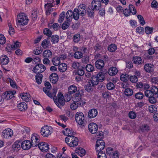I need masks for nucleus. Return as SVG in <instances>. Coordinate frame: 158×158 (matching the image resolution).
Listing matches in <instances>:
<instances>
[{"instance_id": "nucleus-1", "label": "nucleus", "mask_w": 158, "mask_h": 158, "mask_svg": "<svg viewBox=\"0 0 158 158\" xmlns=\"http://www.w3.org/2000/svg\"><path fill=\"white\" fill-rule=\"evenodd\" d=\"M86 6L84 4H81L78 8H75L73 11L71 10H68L66 13V19L71 20L73 18L74 20H78L81 17L84 16L86 13Z\"/></svg>"}, {"instance_id": "nucleus-2", "label": "nucleus", "mask_w": 158, "mask_h": 158, "mask_svg": "<svg viewBox=\"0 0 158 158\" xmlns=\"http://www.w3.org/2000/svg\"><path fill=\"white\" fill-rule=\"evenodd\" d=\"M78 141V139L74 135L71 136H67L65 139L66 143L70 147H74L77 146Z\"/></svg>"}, {"instance_id": "nucleus-3", "label": "nucleus", "mask_w": 158, "mask_h": 158, "mask_svg": "<svg viewBox=\"0 0 158 158\" xmlns=\"http://www.w3.org/2000/svg\"><path fill=\"white\" fill-rule=\"evenodd\" d=\"M52 133V130L51 127L47 126H44L43 127L40 131V133L43 137H48Z\"/></svg>"}, {"instance_id": "nucleus-4", "label": "nucleus", "mask_w": 158, "mask_h": 158, "mask_svg": "<svg viewBox=\"0 0 158 158\" xmlns=\"http://www.w3.org/2000/svg\"><path fill=\"white\" fill-rule=\"evenodd\" d=\"M75 119L77 123L80 125H82L84 123L85 117L83 114L82 112H77L76 114Z\"/></svg>"}, {"instance_id": "nucleus-5", "label": "nucleus", "mask_w": 158, "mask_h": 158, "mask_svg": "<svg viewBox=\"0 0 158 158\" xmlns=\"http://www.w3.org/2000/svg\"><path fill=\"white\" fill-rule=\"evenodd\" d=\"M105 147V143L101 139H98L96 143V150L98 152H102V151L104 149Z\"/></svg>"}, {"instance_id": "nucleus-6", "label": "nucleus", "mask_w": 158, "mask_h": 158, "mask_svg": "<svg viewBox=\"0 0 158 158\" xmlns=\"http://www.w3.org/2000/svg\"><path fill=\"white\" fill-rule=\"evenodd\" d=\"M31 143L32 146L34 147L37 146L40 143L39 136L36 134H34L31 136Z\"/></svg>"}, {"instance_id": "nucleus-7", "label": "nucleus", "mask_w": 158, "mask_h": 158, "mask_svg": "<svg viewBox=\"0 0 158 158\" xmlns=\"http://www.w3.org/2000/svg\"><path fill=\"white\" fill-rule=\"evenodd\" d=\"M46 69L45 66L43 64L36 65L34 68L33 71L35 73H40L44 72Z\"/></svg>"}, {"instance_id": "nucleus-8", "label": "nucleus", "mask_w": 158, "mask_h": 158, "mask_svg": "<svg viewBox=\"0 0 158 158\" xmlns=\"http://www.w3.org/2000/svg\"><path fill=\"white\" fill-rule=\"evenodd\" d=\"M72 98L74 102L77 103V104L80 105H83L85 104V102L81 99V95L79 94H76L74 97Z\"/></svg>"}, {"instance_id": "nucleus-9", "label": "nucleus", "mask_w": 158, "mask_h": 158, "mask_svg": "<svg viewBox=\"0 0 158 158\" xmlns=\"http://www.w3.org/2000/svg\"><path fill=\"white\" fill-rule=\"evenodd\" d=\"M15 90L7 91L3 94L2 98L6 100L11 99L16 94Z\"/></svg>"}, {"instance_id": "nucleus-10", "label": "nucleus", "mask_w": 158, "mask_h": 158, "mask_svg": "<svg viewBox=\"0 0 158 158\" xmlns=\"http://www.w3.org/2000/svg\"><path fill=\"white\" fill-rule=\"evenodd\" d=\"M102 3L100 0H93L92 2V6L93 10H98L101 8Z\"/></svg>"}, {"instance_id": "nucleus-11", "label": "nucleus", "mask_w": 158, "mask_h": 158, "mask_svg": "<svg viewBox=\"0 0 158 158\" xmlns=\"http://www.w3.org/2000/svg\"><path fill=\"white\" fill-rule=\"evenodd\" d=\"M98 125L95 123H91L88 125L89 131L92 134L96 133L98 130Z\"/></svg>"}, {"instance_id": "nucleus-12", "label": "nucleus", "mask_w": 158, "mask_h": 158, "mask_svg": "<svg viewBox=\"0 0 158 158\" xmlns=\"http://www.w3.org/2000/svg\"><path fill=\"white\" fill-rule=\"evenodd\" d=\"M2 135L5 138H9L13 135V131L10 129H7L3 131Z\"/></svg>"}, {"instance_id": "nucleus-13", "label": "nucleus", "mask_w": 158, "mask_h": 158, "mask_svg": "<svg viewBox=\"0 0 158 158\" xmlns=\"http://www.w3.org/2000/svg\"><path fill=\"white\" fill-rule=\"evenodd\" d=\"M55 5L54 1H52V3L48 2L45 5V7L46 9V13L47 15H49L50 12L53 11V9L51 8L53 7Z\"/></svg>"}, {"instance_id": "nucleus-14", "label": "nucleus", "mask_w": 158, "mask_h": 158, "mask_svg": "<svg viewBox=\"0 0 158 158\" xmlns=\"http://www.w3.org/2000/svg\"><path fill=\"white\" fill-rule=\"evenodd\" d=\"M58 102H57V99H56V102L57 103V105H56L58 107L60 108V106H63L65 104V100L64 99V97L62 94L61 93H59L58 94Z\"/></svg>"}, {"instance_id": "nucleus-15", "label": "nucleus", "mask_w": 158, "mask_h": 158, "mask_svg": "<svg viewBox=\"0 0 158 158\" xmlns=\"http://www.w3.org/2000/svg\"><path fill=\"white\" fill-rule=\"evenodd\" d=\"M40 150L43 152H46L49 149V145L47 143L41 142L38 145Z\"/></svg>"}, {"instance_id": "nucleus-16", "label": "nucleus", "mask_w": 158, "mask_h": 158, "mask_svg": "<svg viewBox=\"0 0 158 158\" xmlns=\"http://www.w3.org/2000/svg\"><path fill=\"white\" fill-rule=\"evenodd\" d=\"M32 146L31 142L28 140H25L23 141L21 144L22 149L24 150H28Z\"/></svg>"}, {"instance_id": "nucleus-17", "label": "nucleus", "mask_w": 158, "mask_h": 158, "mask_svg": "<svg viewBox=\"0 0 158 158\" xmlns=\"http://www.w3.org/2000/svg\"><path fill=\"white\" fill-rule=\"evenodd\" d=\"M132 61L135 64L138 65L142 64L143 62V61L141 58L137 56H135L133 57Z\"/></svg>"}, {"instance_id": "nucleus-18", "label": "nucleus", "mask_w": 158, "mask_h": 158, "mask_svg": "<svg viewBox=\"0 0 158 158\" xmlns=\"http://www.w3.org/2000/svg\"><path fill=\"white\" fill-rule=\"evenodd\" d=\"M9 62V59L6 55H4L0 57V63L2 65H6Z\"/></svg>"}, {"instance_id": "nucleus-19", "label": "nucleus", "mask_w": 158, "mask_h": 158, "mask_svg": "<svg viewBox=\"0 0 158 158\" xmlns=\"http://www.w3.org/2000/svg\"><path fill=\"white\" fill-rule=\"evenodd\" d=\"M21 97L22 100L26 102L29 101L31 99L30 95L27 93H23L21 94Z\"/></svg>"}, {"instance_id": "nucleus-20", "label": "nucleus", "mask_w": 158, "mask_h": 158, "mask_svg": "<svg viewBox=\"0 0 158 158\" xmlns=\"http://www.w3.org/2000/svg\"><path fill=\"white\" fill-rule=\"evenodd\" d=\"M98 111L97 110L93 109L89 111L88 116L89 118H93L95 117L97 115Z\"/></svg>"}, {"instance_id": "nucleus-21", "label": "nucleus", "mask_w": 158, "mask_h": 158, "mask_svg": "<svg viewBox=\"0 0 158 158\" xmlns=\"http://www.w3.org/2000/svg\"><path fill=\"white\" fill-rule=\"evenodd\" d=\"M50 81L52 83H55L58 81V77L56 73H52L50 75Z\"/></svg>"}, {"instance_id": "nucleus-22", "label": "nucleus", "mask_w": 158, "mask_h": 158, "mask_svg": "<svg viewBox=\"0 0 158 158\" xmlns=\"http://www.w3.org/2000/svg\"><path fill=\"white\" fill-rule=\"evenodd\" d=\"M144 68L145 71L148 73L152 72L153 70V65L151 64H146Z\"/></svg>"}, {"instance_id": "nucleus-23", "label": "nucleus", "mask_w": 158, "mask_h": 158, "mask_svg": "<svg viewBox=\"0 0 158 158\" xmlns=\"http://www.w3.org/2000/svg\"><path fill=\"white\" fill-rule=\"evenodd\" d=\"M17 107L18 109L21 111H25L27 108V105L24 102L20 103L18 104Z\"/></svg>"}, {"instance_id": "nucleus-24", "label": "nucleus", "mask_w": 158, "mask_h": 158, "mask_svg": "<svg viewBox=\"0 0 158 158\" xmlns=\"http://www.w3.org/2000/svg\"><path fill=\"white\" fill-rule=\"evenodd\" d=\"M96 67L98 69H101L104 66V61L102 60H98L95 63Z\"/></svg>"}, {"instance_id": "nucleus-25", "label": "nucleus", "mask_w": 158, "mask_h": 158, "mask_svg": "<svg viewBox=\"0 0 158 158\" xmlns=\"http://www.w3.org/2000/svg\"><path fill=\"white\" fill-rule=\"evenodd\" d=\"M63 133L64 135L68 136H71L74 135V132L68 128L64 129L63 131Z\"/></svg>"}, {"instance_id": "nucleus-26", "label": "nucleus", "mask_w": 158, "mask_h": 158, "mask_svg": "<svg viewBox=\"0 0 158 158\" xmlns=\"http://www.w3.org/2000/svg\"><path fill=\"white\" fill-rule=\"evenodd\" d=\"M118 72V70L115 67L110 68L108 70V73L109 75L111 76L115 75Z\"/></svg>"}, {"instance_id": "nucleus-27", "label": "nucleus", "mask_w": 158, "mask_h": 158, "mask_svg": "<svg viewBox=\"0 0 158 158\" xmlns=\"http://www.w3.org/2000/svg\"><path fill=\"white\" fill-rule=\"evenodd\" d=\"M99 81L95 76H93L89 82L92 85L94 86L98 84Z\"/></svg>"}, {"instance_id": "nucleus-28", "label": "nucleus", "mask_w": 158, "mask_h": 158, "mask_svg": "<svg viewBox=\"0 0 158 158\" xmlns=\"http://www.w3.org/2000/svg\"><path fill=\"white\" fill-rule=\"evenodd\" d=\"M17 20H29L26 14L24 13H20L17 15Z\"/></svg>"}, {"instance_id": "nucleus-29", "label": "nucleus", "mask_w": 158, "mask_h": 158, "mask_svg": "<svg viewBox=\"0 0 158 158\" xmlns=\"http://www.w3.org/2000/svg\"><path fill=\"white\" fill-rule=\"evenodd\" d=\"M56 90L55 89V92H54L53 93H51L49 92L48 93H47V95L50 98H52L55 103L56 105H57V103L56 102Z\"/></svg>"}, {"instance_id": "nucleus-30", "label": "nucleus", "mask_w": 158, "mask_h": 158, "mask_svg": "<svg viewBox=\"0 0 158 158\" xmlns=\"http://www.w3.org/2000/svg\"><path fill=\"white\" fill-rule=\"evenodd\" d=\"M76 152L79 156L81 157L84 156L86 153L85 150L81 148L76 150Z\"/></svg>"}, {"instance_id": "nucleus-31", "label": "nucleus", "mask_w": 158, "mask_h": 158, "mask_svg": "<svg viewBox=\"0 0 158 158\" xmlns=\"http://www.w3.org/2000/svg\"><path fill=\"white\" fill-rule=\"evenodd\" d=\"M51 45L49 41L48 40L45 39L43 40L41 44L42 46L45 49H46Z\"/></svg>"}, {"instance_id": "nucleus-32", "label": "nucleus", "mask_w": 158, "mask_h": 158, "mask_svg": "<svg viewBox=\"0 0 158 158\" xmlns=\"http://www.w3.org/2000/svg\"><path fill=\"white\" fill-rule=\"evenodd\" d=\"M52 56V52L49 50H44L43 53V56L44 57L50 58Z\"/></svg>"}, {"instance_id": "nucleus-33", "label": "nucleus", "mask_w": 158, "mask_h": 158, "mask_svg": "<svg viewBox=\"0 0 158 158\" xmlns=\"http://www.w3.org/2000/svg\"><path fill=\"white\" fill-rule=\"evenodd\" d=\"M20 143L17 141L15 142L12 146L13 150L16 151H18L20 149Z\"/></svg>"}, {"instance_id": "nucleus-34", "label": "nucleus", "mask_w": 158, "mask_h": 158, "mask_svg": "<svg viewBox=\"0 0 158 158\" xmlns=\"http://www.w3.org/2000/svg\"><path fill=\"white\" fill-rule=\"evenodd\" d=\"M67 69L66 64L64 63H61L59 65V70L62 72H65Z\"/></svg>"}, {"instance_id": "nucleus-35", "label": "nucleus", "mask_w": 158, "mask_h": 158, "mask_svg": "<svg viewBox=\"0 0 158 158\" xmlns=\"http://www.w3.org/2000/svg\"><path fill=\"white\" fill-rule=\"evenodd\" d=\"M28 23L27 20H16L17 26L19 27H22L26 25Z\"/></svg>"}, {"instance_id": "nucleus-36", "label": "nucleus", "mask_w": 158, "mask_h": 158, "mask_svg": "<svg viewBox=\"0 0 158 158\" xmlns=\"http://www.w3.org/2000/svg\"><path fill=\"white\" fill-rule=\"evenodd\" d=\"M77 90V88L75 85H71L68 88V92L72 94L75 93Z\"/></svg>"}, {"instance_id": "nucleus-37", "label": "nucleus", "mask_w": 158, "mask_h": 158, "mask_svg": "<svg viewBox=\"0 0 158 158\" xmlns=\"http://www.w3.org/2000/svg\"><path fill=\"white\" fill-rule=\"evenodd\" d=\"M48 27L50 29L52 28L55 30H57L59 27V24L57 23H49L48 24Z\"/></svg>"}, {"instance_id": "nucleus-38", "label": "nucleus", "mask_w": 158, "mask_h": 158, "mask_svg": "<svg viewBox=\"0 0 158 158\" xmlns=\"http://www.w3.org/2000/svg\"><path fill=\"white\" fill-rule=\"evenodd\" d=\"M96 77L99 81H102L104 79V74L102 72L99 73Z\"/></svg>"}, {"instance_id": "nucleus-39", "label": "nucleus", "mask_w": 158, "mask_h": 158, "mask_svg": "<svg viewBox=\"0 0 158 158\" xmlns=\"http://www.w3.org/2000/svg\"><path fill=\"white\" fill-rule=\"evenodd\" d=\"M52 62L55 66H58L60 63V58L57 56H55L52 59Z\"/></svg>"}, {"instance_id": "nucleus-40", "label": "nucleus", "mask_w": 158, "mask_h": 158, "mask_svg": "<svg viewBox=\"0 0 158 158\" xmlns=\"http://www.w3.org/2000/svg\"><path fill=\"white\" fill-rule=\"evenodd\" d=\"M154 96H155L156 98H158V88L155 86H152L151 89Z\"/></svg>"}, {"instance_id": "nucleus-41", "label": "nucleus", "mask_w": 158, "mask_h": 158, "mask_svg": "<svg viewBox=\"0 0 158 158\" xmlns=\"http://www.w3.org/2000/svg\"><path fill=\"white\" fill-rule=\"evenodd\" d=\"M117 46L114 44H112L109 45L108 47V50L110 52H114L117 49Z\"/></svg>"}, {"instance_id": "nucleus-42", "label": "nucleus", "mask_w": 158, "mask_h": 158, "mask_svg": "<svg viewBox=\"0 0 158 158\" xmlns=\"http://www.w3.org/2000/svg\"><path fill=\"white\" fill-rule=\"evenodd\" d=\"M8 26L9 27V30L8 32L10 35H13L15 33V30L13 27L12 26V23L10 22H8Z\"/></svg>"}, {"instance_id": "nucleus-43", "label": "nucleus", "mask_w": 158, "mask_h": 158, "mask_svg": "<svg viewBox=\"0 0 158 158\" xmlns=\"http://www.w3.org/2000/svg\"><path fill=\"white\" fill-rule=\"evenodd\" d=\"M43 75L42 74H36L35 75V80L38 84L41 83L42 80Z\"/></svg>"}, {"instance_id": "nucleus-44", "label": "nucleus", "mask_w": 158, "mask_h": 158, "mask_svg": "<svg viewBox=\"0 0 158 158\" xmlns=\"http://www.w3.org/2000/svg\"><path fill=\"white\" fill-rule=\"evenodd\" d=\"M148 110L149 111L152 113H154L157 111L156 107L154 105H151L148 106Z\"/></svg>"}, {"instance_id": "nucleus-45", "label": "nucleus", "mask_w": 158, "mask_h": 158, "mask_svg": "<svg viewBox=\"0 0 158 158\" xmlns=\"http://www.w3.org/2000/svg\"><path fill=\"white\" fill-rule=\"evenodd\" d=\"M129 77L128 75L126 74H123L120 76V79L123 81H127L129 79Z\"/></svg>"}, {"instance_id": "nucleus-46", "label": "nucleus", "mask_w": 158, "mask_h": 158, "mask_svg": "<svg viewBox=\"0 0 158 158\" xmlns=\"http://www.w3.org/2000/svg\"><path fill=\"white\" fill-rule=\"evenodd\" d=\"M124 94L127 96H131L133 94V90L130 88H127L124 91Z\"/></svg>"}, {"instance_id": "nucleus-47", "label": "nucleus", "mask_w": 158, "mask_h": 158, "mask_svg": "<svg viewBox=\"0 0 158 158\" xmlns=\"http://www.w3.org/2000/svg\"><path fill=\"white\" fill-rule=\"evenodd\" d=\"M20 46L21 43L18 41H16L13 44L11 45V48L12 49L15 50L19 47Z\"/></svg>"}, {"instance_id": "nucleus-48", "label": "nucleus", "mask_w": 158, "mask_h": 158, "mask_svg": "<svg viewBox=\"0 0 158 158\" xmlns=\"http://www.w3.org/2000/svg\"><path fill=\"white\" fill-rule=\"evenodd\" d=\"M37 10L36 9H34L32 11L31 14V19L33 20L36 19H37Z\"/></svg>"}, {"instance_id": "nucleus-49", "label": "nucleus", "mask_w": 158, "mask_h": 158, "mask_svg": "<svg viewBox=\"0 0 158 158\" xmlns=\"http://www.w3.org/2000/svg\"><path fill=\"white\" fill-rule=\"evenodd\" d=\"M44 33L48 37H50L52 34V32L48 28H46L43 31Z\"/></svg>"}, {"instance_id": "nucleus-50", "label": "nucleus", "mask_w": 158, "mask_h": 158, "mask_svg": "<svg viewBox=\"0 0 158 158\" xmlns=\"http://www.w3.org/2000/svg\"><path fill=\"white\" fill-rule=\"evenodd\" d=\"M94 86L92 85L89 82L85 86V90L89 92H90L93 90L92 87Z\"/></svg>"}, {"instance_id": "nucleus-51", "label": "nucleus", "mask_w": 158, "mask_h": 158, "mask_svg": "<svg viewBox=\"0 0 158 158\" xmlns=\"http://www.w3.org/2000/svg\"><path fill=\"white\" fill-rule=\"evenodd\" d=\"M59 40V37L57 35H53L51 38V41L53 44L57 43Z\"/></svg>"}, {"instance_id": "nucleus-52", "label": "nucleus", "mask_w": 158, "mask_h": 158, "mask_svg": "<svg viewBox=\"0 0 158 158\" xmlns=\"http://www.w3.org/2000/svg\"><path fill=\"white\" fill-rule=\"evenodd\" d=\"M82 53L81 52H76L74 54V57L77 59H80L82 57Z\"/></svg>"}, {"instance_id": "nucleus-53", "label": "nucleus", "mask_w": 158, "mask_h": 158, "mask_svg": "<svg viewBox=\"0 0 158 158\" xmlns=\"http://www.w3.org/2000/svg\"><path fill=\"white\" fill-rule=\"evenodd\" d=\"M81 36L79 34H76L74 35L73 37V41L75 43L79 42L81 39Z\"/></svg>"}, {"instance_id": "nucleus-54", "label": "nucleus", "mask_w": 158, "mask_h": 158, "mask_svg": "<svg viewBox=\"0 0 158 158\" xmlns=\"http://www.w3.org/2000/svg\"><path fill=\"white\" fill-rule=\"evenodd\" d=\"M150 128V127L147 124H143L140 127V128L143 131H147L149 130Z\"/></svg>"}, {"instance_id": "nucleus-55", "label": "nucleus", "mask_w": 158, "mask_h": 158, "mask_svg": "<svg viewBox=\"0 0 158 158\" xmlns=\"http://www.w3.org/2000/svg\"><path fill=\"white\" fill-rule=\"evenodd\" d=\"M8 79L9 80L10 86L13 88H16L17 85L15 80L10 78H9Z\"/></svg>"}, {"instance_id": "nucleus-56", "label": "nucleus", "mask_w": 158, "mask_h": 158, "mask_svg": "<svg viewBox=\"0 0 158 158\" xmlns=\"http://www.w3.org/2000/svg\"><path fill=\"white\" fill-rule=\"evenodd\" d=\"M6 39L4 35L0 34V44H3L6 42Z\"/></svg>"}, {"instance_id": "nucleus-57", "label": "nucleus", "mask_w": 158, "mask_h": 158, "mask_svg": "<svg viewBox=\"0 0 158 158\" xmlns=\"http://www.w3.org/2000/svg\"><path fill=\"white\" fill-rule=\"evenodd\" d=\"M94 69V67L91 64H88L86 66V70L88 72L93 71Z\"/></svg>"}, {"instance_id": "nucleus-58", "label": "nucleus", "mask_w": 158, "mask_h": 158, "mask_svg": "<svg viewBox=\"0 0 158 158\" xmlns=\"http://www.w3.org/2000/svg\"><path fill=\"white\" fill-rule=\"evenodd\" d=\"M153 28L149 27H146L145 28V31L146 34H151L153 31Z\"/></svg>"}, {"instance_id": "nucleus-59", "label": "nucleus", "mask_w": 158, "mask_h": 158, "mask_svg": "<svg viewBox=\"0 0 158 158\" xmlns=\"http://www.w3.org/2000/svg\"><path fill=\"white\" fill-rule=\"evenodd\" d=\"M145 96L148 98L154 96L151 90H146L145 92Z\"/></svg>"}, {"instance_id": "nucleus-60", "label": "nucleus", "mask_w": 158, "mask_h": 158, "mask_svg": "<svg viewBox=\"0 0 158 158\" xmlns=\"http://www.w3.org/2000/svg\"><path fill=\"white\" fill-rule=\"evenodd\" d=\"M129 10L133 14H135L136 13L135 7L131 4L129 5Z\"/></svg>"}, {"instance_id": "nucleus-61", "label": "nucleus", "mask_w": 158, "mask_h": 158, "mask_svg": "<svg viewBox=\"0 0 158 158\" xmlns=\"http://www.w3.org/2000/svg\"><path fill=\"white\" fill-rule=\"evenodd\" d=\"M94 10H93V9H89V10L87 11L88 16L91 18V19L94 17Z\"/></svg>"}, {"instance_id": "nucleus-62", "label": "nucleus", "mask_w": 158, "mask_h": 158, "mask_svg": "<svg viewBox=\"0 0 158 158\" xmlns=\"http://www.w3.org/2000/svg\"><path fill=\"white\" fill-rule=\"evenodd\" d=\"M98 158H107L106 154L103 152H99L98 154Z\"/></svg>"}, {"instance_id": "nucleus-63", "label": "nucleus", "mask_w": 158, "mask_h": 158, "mask_svg": "<svg viewBox=\"0 0 158 158\" xmlns=\"http://www.w3.org/2000/svg\"><path fill=\"white\" fill-rule=\"evenodd\" d=\"M70 23L68 21H65L62 25V28L63 30L67 29L69 27Z\"/></svg>"}, {"instance_id": "nucleus-64", "label": "nucleus", "mask_w": 158, "mask_h": 158, "mask_svg": "<svg viewBox=\"0 0 158 158\" xmlns=\"http://www.w3.org/2000/svg\"><path fill=\"white\" fill-rule=\"evenodd\" d=\"M56 157L57 158H68V156L63 153L62 154L61 153L59 152L57 153Z\"/></svg>"}]
</instances>
